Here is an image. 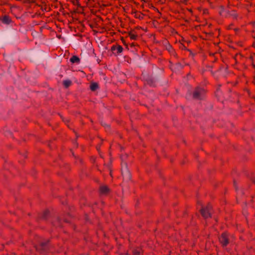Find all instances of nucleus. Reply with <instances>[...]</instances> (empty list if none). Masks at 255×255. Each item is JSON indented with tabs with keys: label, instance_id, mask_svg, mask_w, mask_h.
<instances>
[{
	"label": "nucleus",
	"instance_id": "f257e3e1",
	"mask_svg": "<svg viewBox=\"0 0 255 255\" xmlns=\"http://www.w3.org/2000/svg\"><path fill=\"white\" fill-rule=\"evenodd\" d=\"M219 241L220 243L223 245V246H226L228 244V239L227 234H222L219 238Z\"/></svg>",
	"mask_w": 255,
	"mask_h": 255
},
{
	"label": "nucleus",
	"instance_id": "1a4fd4ad",
	"mask_svg": "<svg viewBox=\"0 0 255 255\" xmlns=\"http://www.w3.org/2000/svg\"><path fill=\"white\" fill-rule=\"evenodd\" d=\"M98 84L96 83H92L90 86V88L92 91L96 90L98 88Z\"/></svg>",
	"mask_w": 255,
	"mask_h": 255
},
{
	"label": "nucleus",
	"instance_id": "0eeeda50",
	"mask_svg": "<svg viewBox=\"0 0 255 255\" xmlns=\"http://www.w3.org/2000/svg\"><path fill=\"white\" fill-rule=\"evenodd\" d=\"M122 173H123L124 170L125 169L126 170L127 168V164L126 162H124L123 161V159L122 158Z\"/></svg>",
	"mask_w": 255,
	"mask_h": 255
},
{
	"label": "nucleus",
	"instance_id": "7ed1b4c3",
	"mask_svg": "<svg viewBox=\"0 0 255 255\" xmlns=\"http://www.w3.org/2000/svg\"><path fill=\"white\" fill-rule=\"evenodd\" d=\"M204 93V91L202 89H197L194 92L193 94V96L195 98H199L200 97V95H202Z\"/></svg>",
	"mask_w": 255,
	"mask_h": 255
},
{
	"label": "nucleus",
	"instance_id": "ddd939ff",
	"mask_svg": "<svg viewBox=\"0 0 255 255\" xmlns=\"http://www.w3.org/2000/svg\"><path fill=\"white\" fill-rule=\"evenodd\" d=\"M133 45H134L133 43H131V44H130V46H133Z\"/></svg>",
	"mask_w": 255,
	"mask_h": 255
},
{
	"label": "nucleus",
	"instance_id": "423d86ee",
	"mask_svg": "<svg viewBox=\"0 0 255 255\" xmlns=\"http://www.w3.org/2000/svg\"><path fill=\"white\" fill-rule=\"evenodd\" d=\"M79 61H80L79 58L76 56H72L70 59V61L72 63L79 62Z\"/></svg>",
	"mask_w": 255,
	"mask_h": 255
},
{
	"label": "nucleus",
	"instance_id": "9b49d317",
	"mask_svg": "<svg viewBox=\"0 0 255 255\" xmlns=\"http://www.w3.org/2000/svg\"><path fill=\"white\" fill-rule=\"evenodd\" d=\"M71 81L69 80H66L64 81V85L65 87H68L71 85Z\"/></svg>",
	"mask_w": 255,
	"mask_h": 255
},
{
	"label": "nucleus",
	"instance_id": "6e6552de",
	"mask_svg": "<svg viewBox=\"0 0 255 255\" xmlns=\"http://www.w3.org/2000/svg\"><path fill=\"white\" fill-rule=\"evenodd\" d=\"M2 21L4 23H9L10 22V19L8 16H5L2 18Z\"/></svg>",
	"mask_w": 255,
	"mask_h": 255
},
{
	"label": "nucleus",
	"instance_id": "f8f14e48",
	"mask_svg": "<svg viewBox=\"0 0 255 255\" xmlns=\"http://www.w3.org/2000/svg\"><path fill=\"white\" fill-rule=\"evenodd\" d=\"M139 254H140V252H135V251H134V252H133V255H139Z\"/></svg>",
	"mask_w": 255,
	"mask_h": 255
},
{
	"label": "nucleus",
	"instance_id": "20e7f679",
	"mask_svg": "<svg viewBox=\"0 0 255 255\" xmlns=\"http://www.w3.org/2000/svg\"><path fill=\"white\" fill-rule=\"evenodd\" d=\"M202 216L205 218H208L210 217V213L207 209H202L201 211Z\"/></svg>",
	"mask_w": 255,
	"mask_h": 255
},
{
	"label": "nucleus",
	"instance_id": "f03ea898",
	"mask_svg": "<svg viewBox=\"0 0 255 255\" xmlns=\"http://www.w3.org/2000/svg\"><path fill=\"white\" fill-rule=\"evenodd\" d=\"M123 47L120 45L113 46L111 50L114 54H120L123 51Z\"/></svg>",
	"mask_w": 255,
	"mask_h": 255
},
{
	"label": "nucleus",
	"instance_id": "9d476101",
	"mask_svg": "<svg viewBox=\"0 0 255 255\" xmlns=\"http://www.w3.org/2000/svg\"><path fill=\"white\" fill-rule=\"evenodd\" d=\"M128 37H130L131 39H135L137 37V34L134 33H128Z\"/></svg>",
	"mask_w": 255,
	"mask_h": 255
},
{
	"label": "nucleus",
	"instance_id": "39448f33",
	"mask_svg": "<svg viewBox=\"0 0 255 255\" xmlns=\"http://www.w3.org/2000/svg\"><path fill=\"white\" fill-rule=\"evenodd\" d=\"M109 188H108V187H107L106 186H102L100 188V192L101 194H105L109 192Z\"/></svg>",
	"mask_w": 255,
	"mask_h": 255
}]
</instances>
